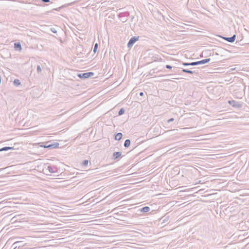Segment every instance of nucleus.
<instances>
[{
  "label": "nucleus",
  "instance_id": "a878e982",
  "mask_svg": "<svg viewBox=\"0 0 249 249\" xmlns=\"http://www.w3.org/2000/svg\"><path fill=\"white\" fill-rule=\"evenodd\" d=\"M41 1L43 2L47 3L49 2L50 1V0H41Z\"/></svg>",
  "mask_w": 249,
  "mask_h": 249
},
{
  "label": "nucleus",
  "instance_id": "f3484780",
  "mask_svg": "<svg viewBox=\"0 0 249 249\" xmlns=\"http://www.w3.org/2000/svg\"><path fill=\"white\" fill-rule=\"evenodd\" d=\"M20 81L18 79H16L14 81V85L16 86H18L20 85Z\"/></svg>",
  "mask_w": 249,
  "mask_h": 249
},
{
  "label": "nucleus",
  "instance_id": "412c9836",
  "mask_svg": "<svg viewBox=\"0 0 249 249\" xmlns=\"http://www.w3.org/2000/svg\"><path fill=\"white\" fill-rule=\"evenodd\" d=\"M88 163H89V161L88 160H84L83 161L82 163V165L83 166H86L88 165Z\"/></svg>",
  "mask_w": 249,
  "mask_h": 249
},
{
  "label": "nucleus",
  "instance_id": "4468645a",
  "mask_svg": "<svg viewBox=\"0 0 249 249\" xmlns=\"http://www.w3.org/2000/svg\"><path fill=\"white\" fill-rule=\"evenodd\" d=\"M14 148L12 147H9V146H5L0 149V152L3 151H8L9 150L13 149Z\"/></svg>",
  "mask_w": 249,
  "mask_h": 249
},
{
  "label": "nucleus",
  "instance_id": "9b49d317",
  "mask_svg": "<svg viewBox=\"0 0 249 249\" xmlns=\"http://www.w3.org/2000/svg\"><path fill=\"white\" fill-rule=\"evenodd\" d=\"M150 210V208L148 206H145L140 209V211L142 213H147L149 212Z\"/></svg>",
  "mask_w": 249,
  "mask_h": 249
},
{
  "label": "nucleus",
  "instance_id": "ddd939ff",
  "mask_svg": "<svg viewBox=\"0 0 249 249\" xmlns=\"http://www.w3.org/2000/svg\"><path fill=\"white\" fill-rule=\"evenodd\" d=\"M123 137V134L122 133H118L115 135L114 139L116 141H120Z\"/></svg>",
  "mask_w": 249,
  "mask_h": 249
},
{
  "label": "nucleus",
  "instance_id": "f03ea898",
  "mask_svg": "<svg viewBox=\"0 0 249 249\" xmlns=\"http://www.w3.org/2000/svg\"><path fill=\"white\" fill-rule=\"evenodd\" d=\"M59 144L58 142L53 143H49V142H46L44 144L40 145V146L48 149H54L58 147Z\"/></svg>",
  "mask_w": 249,
  "mask_h": 249
},
{
  "label": "nucleus",
  "instance_id": "39448f33",
  "mask_svg": "<svg viewBox=\"0 0 249 249\" xmlns=\"http://www.w3.org/2000/svg\"><path fill=\"white\" fill-rule=\"evenodd\" d=\"M229 104L234 108H240L242 107V104L234 100H229Z\"/></svg>",
  "mask_w": 249,
  "mask_h": 249
},
{
  "label": "nucleus",
  "instance_id": "423d86ee",
  "mask_svg": "<svg viewBox=\"0 0 249 249\" xmlns=\"http://www.w3.org/2000/svg\"><path fill=\"white\" fill-rule=\"evenodd\" d=\"M139 37V36H132L130 40H129L127 43V47L131 48L134 44L138 40Z\"/></svg>",
  "mask_w": 249,
  "mask_h": 249
},
{
  "label": "nucleus",
  "instance_id": "4be33fe9",
  "mask_svg": "<svg viewBox=\"0 0 249 249\" xmlns=\"http://www.w3.org/2000/svg\"><path fill=\"white\" fill-rule=\"evenodd\" d=\"M37 72L38 73H39L41 72V68L39 65H37Z\"/></svg>",
  "mask_w": 249,
  "mask_h": 249
},
{
  "label": "nucleus",
  "instance_id": "f8f14e48",
  "mask_svg": "<svg viewBox=\"0 0 249 249\" xmlns=\"http://www.w3.org/2000/svg\"><path fill=\"white\" fill-rule=\"evenodd\" d=\"M14 48L16 50L20 51L22 49L21 44L19 42H16L14 43Z\"/></svg>",
  "mask_w": 249,
  "mask_h": 249
},
{
  "label": "nucleus",
  "instance_id": "5701e85b",
  "mask_svg": "<svg viewBox=\"0 0 249 249\" xmlns=\"http://www.w3.org/2000/svg\"><path fill=\"white\" fill-rule=\"evenodd\" d=\"M51 31L52 32H53L54 33H57V31L56 30V29L55 28H51Z\"/></svg>",
  "mask_w": 249,
  "mask_h": 249
},
{
  "label": "nucleus",
  "instance_id": "7ed1b4c3",
  "mask_svg": "<svg viewBox=\"0 0 249 249\" xmlns=\"http://www.w3.org/2000/svg\"><path fill=\"white\" fill-rule=\"evenodd\" d=\"M94 75V73L92 72H88L85 73H78L77 76L81 79H86Z\"/></svg>",
  "mask_w": 249,
  "mask_h": 249
},
{
  "label": "nucleus",
  "instance_id": "1a4fd4ad",
  "mask_svg": "<svg viewBox=\"0 0 249 249\" xmlns=\"http://www.w3.org/2000/svg\"><path fill=\"white\" fill-rule=\"evenodd\" d=\"M210 58H206L205 59L201 60L199 61H197V65L200 64H204L210 61Z\"/></svg>",
  "mask_w": 249,
  "mask_h": 249
},
{
  "label": "nucleus",
  "instance_id": "2eb2a0df",
  "mask_svg": "<svg viewBox=\"0 0 249 249\" xmlns=\"http://www.w3.org/2000/svg\"><path fill=\"white\" fill-rule=\"evenodd\" d=\"M131 143V141L129 139H127L125 141L124 143V146L126 148L128 147Z\"/></svg>",
  "mask_w": 249,
  "mask_h": 249
},
{
  "label": "nucleus",
  "instance_id": "20e7f679",
  "mask_svg": "<svg viewBox=\"0 0 249 249\" xmlns=\"http://www.w3.org/2000/svg\"><path fill=\"white\" fill-rule=\"evenodd\" d=\"M23 242L22 241H16L13 244L11 248H12L13 249H16L17 248L19 249V248L24 247L26 245V244H23Z\"/></svg>",
  "mask_w": 249,
  "mask_h": 249
},
{
  "label": "nucleus",
  "instance_id": "393cba45",
  "mask_svg": "<svg viewBox=\"0 0 249 249\" xmlns=\"http://www.w3.org/2000/svg\"><path fill=\"white\" fill-rule=\"evenodd\" d=\"M174 120V118H170V119H169L168 121H167V122L168 123H170V122H173V121Z\"/></svg>",
  "mask_w": 249,
  "mask_h": 249
},
{
  "label": "nucleus",
  "instance_id": "c85d7f7f",
  "mask_svg": "<svg viewBox=\"0 0 249 249\" xmlns=\"http://www.w3.org/2000/svg\"><path fill=\"white\" fill-rule=\"evenodd\" d=\"M123 20H124L123 22H125L127 20V19H123Z\"/></svg>",
  "mask_w": 249,
  "mask_h": 249
},
{
  "label": "nucleus",
  "instance_id": "bb28decb",
  "mask_svg": "<svg viewBox=\"0 0 249 249\" xmlns=\"http://www.w3.org/2000/svg\"><path fill=\"white\" fill-rule=\"evenodd\" d=\"M140 96H143L144 95V93L142 92H141L139 94Z\"/></svg>",
  "mask_w": 249,
  "mask_h": 249
},
{
  "label": "nucleus",
  "instance_id": "a211bd4d",
  "mask_svg": "<svg viewBox=\"0 0 249 249\" xmlns=\"http://www.w3.org/2000/svg\"><path fill=\"white\" fill-rule=\"evenodd\" d=\"M98 47V43H96L94 44V47H93V52H94V53H96Z\"/></svg>",
  "mask_w": 249,
  "mask_h": 249
},
{
  "label": "nucleus",
  "instance_id": "6e6552de",
  "mask_svg": "<svg viewBox=\"0 0 249 249\" xmlns=\"http://www.w3.org/2000/svg\"><path fill=\"white\" fill-rule=\"evenodd\" d=\"M122 155L121 152H115L113 153L112 159L114 160H116L118 159Z\"/></svg>",
  "mask_w": 249,
  "mask_h": 249
},
{
  "label": "nucleus",
  "instance_id": "b1692460",
  "mask_svg": "<svg viewBox=\"0 0 249 249\" xmlns=\"http://www.w3.org/2000/svg\"><path fill=\"white\" fill-rule=\"evenodd\" d=\"M165 67L168 69H171L172 68V67L169 65H166Z\"/></svg>",
  "mask_w": 249,
  "mask_h": 249
},
{
  "label": "nucleus",
  "instance_id": "aec40b11",
  "mask_svg": "<svg viewBox=\"0 0 249 249\" xmlns=\"http://www.w3.org/2000/svg\"><path fill=\"white\" fill-rule=\"evenodd\" d=\"M124 113V109L123 108H121L119 112H118V115L119 116H121L123 115Z\"/></svg>",
  "mask_w": 249,
  "mask_h": 249
},
{
  "label": "nucleus",
  "instance_id": "9d476101",
  "mask_svg": "<svg viewBox=\"0 0 249 249\" xmlns=\"http://www.w3.org/2000/svg\"><path fill=\"white\" fill-rule=\"evenodd\" d=\"M182 65L184 66H196L197 65V61L196 62H193L191 63H187V62H183L182 63Z\"/></svg>",
  "mask_w": 249,
  "mask_h": 249
},
{
  "label": "nucleus",
  "instance_id": "c756f323",
  "mask_svg": "<svg viewBox=\"0 0 249 249\" xmlns=\"http://www.w3.org/2000/svg\"><path fill=\"white\" fill-rule=\"evenodd\" d=\"M34 249V248H32V249Z\"/></svg>",
  "mask_w": 249,
  "mask_h": 249
},
{
  "label": "nucleus",
  "instance_id": "f257e3e1",
  "mask_svg": "<svg viewBox=\"0 0 249 249\" xmlns=\"http://www.w3.org/2000/svg\"><path fill=\"white\" fill-rule=\"evenodd\" d=\"M43 170L46 172V174L49 173H55L57 171V168L55 166L47 165L43 168Z\"/></svg>",
  "mask_w": 249,
  "mask_h": 249
},
{
  "label": "nucleus",
  "instance_id": "6ab92c4d",
  "mask_svg": "<svg viewBox=\"0 0 249 249\" xmlns=\"http://www.w3.org/2000/svg\"><path fill=\"white\" fill-rule=\"evenodd\" d=\"M129 15V13L128 12H125V13H121L119 15V17L120 18H122V17H124V16H128Z\"/></svg>",
  "mask_w": 249,
  "mask_h": 249
},
{
  "label": "nucleus",
  "instance_id": "dca6fc26",
  "mask_svg": "<svg viewBox=\"0 0 249 249\" xmlns=\"http://www.w3.org/2000/svg\"><path fill=\"white\" fill-rule=\"evenodd\" d=\"M182 71H183L184 72L187 73H189V74H193L195 72L194 71H191L190 70H188V69H182Z\"/></svg>",
  "mask_w": 249,
  "mask_h": 249
},
{
  "label": "nucleus",
  "instance_id": "cd10ccee",
  "mask_svg": "<svg viewBox=\"0 0 249 249\" xmlns=\"http://www.w3.org/2000/svg\"><path fill=\"white\" fill-rule=\"evenodd\" d=\"M61 8V7H59L58 8H55V9H54V10H56V11H59V10Z\"/></svg>",
  "mask_w": 249,
  "mask_h": 249
},
{
  "label": "nucleus",
  "instance_id": "0eeeda50",
  "mask_svg": "<svg viewBox=\"0 0 249 249\" xmlns=\"http://www.w3.org/2000/svg\"><path fill=\"white\" fill-rule=\"evenodd\" d=\"M223 38L224 39L228 41L229 42L232 43L235 41V38H236V35H234L230 37H224Z\"/></svg>",
  "mask_w": 249,
  "mask_h": 249
}]
</instances>
